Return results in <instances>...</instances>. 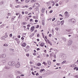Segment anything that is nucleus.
I'll return each instance as SVG.
<instances>
[{
  "label": "nucleus",
  "mask_w": 78,
  "mask_h": 78,
  "mask_svg": "<svg viewBox=\"0 0 78 78\" xmlns=\"http://www.w3.org/2000/svg\"><path fill=\"white\" fill-rule=\"evenodd\" d=\"M39 27V25H37V27H36V28H38Z\"/></svg>",
  "instance_id": "f704fd0d"
},
{
  "label": "nucleus",
  "mask_w": 78,
  "mask_h": 78,
  "mask_svg": "<svg viewBox=\"0 0 78 78\" xmlns=\"http://www.w3.org/2000/svg\"><path fill=\"white\" fill-rule=\"evenodd\" d=\"M45 9L43 8L42 9H41V12L42 13H44V11H45Z\"/></svg>",
  "instance_id": "ddd939ff"
},
{
  "label": "nucleus",
  "mask_w": 78,
  "mask_h": 78,
  "mask_svg": "<svg viewBox=\"0 0 78 78\" xmlns=\"http://www.w3.org/2000/svg\"><path fill=\"white\" fill-rule=\"evenodd\" d=\"M52 12H53V11L52 10H51L49 12V13H51Z\"/></svg>",
  "instance_id": "3c124183"
},
{
  "label": "nucleus",
  "mask_w": 78,
  "mask_h": 78,
  "mask_svg": "<svg viewBox=\"0 0 78 78\" xmlns=\"http://www.w3.org/2000/svg\"><path fill=\"white\" fill-rule=\"evenodd\" d=\"M35 22H38V20H35Z\"/></svg>",
  "instance_id": "5fc2aeb1"
},
{
  "label": "nucleus",
  "mask_w": 78,
  "mask_h": 78,
  "mask_svg": "<svg viewBox=\"0 0 78 78\" xmlns=\"http://www.w3.org/2000/svg\"><path fill=\"white\" fill-rule=\"evenodd\" d=\"M6 56L5 54H1L0 55V58H5Z\"/></svg>",
  "instance_id": "7ed1b4c3"
},
{
  "label": "nucleus",
  "mask_w": 78,
  "mask_h": 78,
  "mask_svg": "<svg viewBox=\"0 0 78 78\" xmlns=\"http://www.w3.org/2000/svg\"><path fill=\"white\" fill-rule=\"evenodd\" d=\"M42 77L41 76H39L38 78H42Z\"/></svg>",
  "instance_id": "774afa93"
},
{
  "label": "nucleus",
  "mask_w": 78,
  "mask_h": 78,
  "mask_svg": "<svg viewBox=\"0 0 78 78\" xmlns=\"http://www.w3.org/2000/svg\"><path fill=\"white\" fill-rule=\"evenodd\" d=\"M44 69H41V70L40 71H41V72H43V71H44Z\"/></svg>",
  "instance_id": "37998d69"
},
{
  "label": "nucleus",
  "mask_w": 78,
  "mask_h": 78,
  "mask_svg": "<svg viewBox=\"0 0 78 78\" xmlns=\"http://www.w3.org/2000/svg\"><path fill=\"white\" fill-rule=\"evenodd\" d=\"M8 64L9 66H14L16 65V63L14 62H9Z\"/></svg>",
  "instance_id": "f257e3e1"
},
{
  "label": "nucleus",
  "mask_w": 78,
  "mask_h": 78,
  "mask_svg": "<svg viewBox=\"0 0 78 78\" xmlns=\"http://www.w3.org/2000/svg\"><path fill=\"white\" fill-rule=\"evenodd\" d=\"M75 65H71V67H75Z\"/></svg>",
  "instance_id": "2f4dec72"
},
{
  "label": "nucleus",
  "mask_w": 78,
  "mask_h": 78,
  "mask_svg": "<svg viewBox=\"0 0 78 78\" xmlns=\"http://www.w3.org/2000/svg\"><path fill=\"white\" fill-rule=\"evenodd\" d=\"M35 6L36 8H38V7H39V4L38 3H35Z\"/></svg>",
  "instance_id": "39448f33"
},
{
  "label": "nucleus",
  "mask_w": 78,
  "mask_h": 78,
  "mask_svg": "<svg viewBox=\"0 0 78 78\" xmlns=\"http://www.w3.org/2000/svg\"><path fill=\"white\" fill-rule=\"evenodd\" d=\"M9 36L10 37H12V34H10L9 35Z\"/></svg>",
  "instance_id": "09e8293b"
},
{
  "label": "nucleus",
  "mask_w": 78,
  "mask_h": 78,
  "mask_svg": "<svg viewBox=\"0 0 78 78\" xmlns=\"http://www.w3.org/2000/svg\"><path fill=\"white\" fill-rule=\"evenodd\" d=\"M40 45L41 47H43V46H44V43H41L40 44Z\"/></svg>",
  "instance_id": "a211bd4d"
},
{
  "label": "nucleus",
  "mask_w": 78,
  "mask_h": 78,
  "mask_svg": "<svg viewBox=\"0 0 78 78\" xmlns=\"http://www.w3.org/2000/svg\"><path fill=\"white\" fill-rule=\"evenodd\" d=\"M32 74L33 75H35V74H34V72H32Z\"/></svg>",
  "instance_id": "79ce46f5"
},
{
  "label": "nucleus",
  "mask_w": 78,
  "mask_h": 78,
  "mask_svg": "<svg viewBox=\"0 0 78 78\" xmlns=\"http://www.w3.org/2000/svg\"><path fill=\"white\" fill-rule=\"evenodd\" d=\"M67 13H68V12H66L64 14V15H66V14H67Z\"/></svg>",
  "instance_id": "c03bdc74"
},
{
  "label": "nucleus",
  "mask_w": 78,
  "mask_h": 78,
  "mask_svg": "<svg viewBox=\"0 0 78 78\" xmlns=\"http://www.w3.org/2000/svg\"><path fill=\"white\" fill-rule=\"evenodd\" d=\"M30 22H32V21H33V19H30Z\"/></svg>",
  "instance_id": "0e129e2a"
},
{
  "label": "nucleus",
  "mask_w": 78,
  "mask_h": 78,
  "mask_svg": "<svg viewBox=\"0 0 78 78\" xmlns=\"http://www.w3.org/2000/svg\"><path fill=\"white\" fill-rule=\"evenodd\" d=\"M73 41L72 40H69L68 42V45H71L72 44Z\"/></svg>",
  "instance_id": "f03ea898"
},
{
  "label": "nucleus",
  "mask_w": 78,
  "mask_h": 78,
  "mask_svg": "<svg viewBox=\"0 0 78 78\" xmlns=\"http://www.w3.org/2000/svg\"><path fill=\"white\" fill-rule=\"evenodd\" d=\"M22 14H25V12H22Z\"/></svg>",
  "instance_id": "680f3d73"
},
{
  "label": "nucleus",
  "mask_w": 78,
  "mask_h": 78,
  "mask_svg": "<svg viewBox=\"0 0 78 78\" xmlns=\"http://www.w3.org/2000/svg\"><path fill=\"white\" fill-rule=\"evenodd\" d=\"M20 66V63L19 62H18L17 64H16L15 66L16 68H19Z\"/></svg>",
  "instance_id": "20e7f679"
},
{
  "label": "nucleus",
  "mask_w": 78,
  "mask_h": 78,
  "mask_svg": "<svg viewBox=\"0 0 78 78\" xmlns=\"http://www.w3.org/2000/svg\"><path fill=\"white\" fill-rule=\"evenodd\" d=\"M33 55H34V56H36V53H34L33 54Z\"/></svg>",
  "instance_id": "a18cd8bd"
},
{
  "label": "nucleus",
  "mask_w": 78,
  "mask_h": 78,
  "mask_svg": "<svg viewBox=\"0 0 78 78\" xmlns=\"http://www.w3.org/2000/svg\"><path fill=\"white\" fill-rule=\"evenodd\" d=\"M49 37H51V34H49Z\"/></svg>",
  "instance_id": "e2e57ef3"
},
{
  "label": "nucleus",
  "mask_w": 78,
  "mask_h": 78,
  "mask_svg": "<svg viewBox=\"0 0 78 78\" xmlns=\"http://www.w3.org/2000/svg\"><path fill=\"white\" fill-rule=\"evenodd\" d=\"M28 20V18L27 17L25 18V20L26 21Z\"/></svg>",
  "instance_id": "4c0bfd02"
},
{
  "label": "nucleus",
  "mask_w": 78,
  "mask_h": 78,
  "mask_svg": "<svg viewBox=\"0 0 78 78\" xmlns=\"http://www.w3.org/2000/svg\"><path fill=\"white\" fill-rule=\"evenodd\" d=\"M55 6H59V4H57L55 5Z\"/></svg>",
  "instance_id": "603ef678"
},
{
  "label": "nucleus",
  "mask_w": 78,
  "mask_h": 78,
  "mask_svg": "<svg viewBox=\"0 0 78 78\" xmlns=\"http://www.w3.org/2000/svg\"><path fill=\"white\" fill-rule=\"evenodd\" d=\"M75 78H78V75H76L75 76Z\"/></svg>",
  "instance_id": "ea45409f"
},
{
  "label": "nucleus",
  "mask_w": 78,
  "mask_h": 78,
  "mask_svg": "<svg viewBox=\"0 0 78 78\" xmlns=\"http://www.w3.org/2000/svg\"><path fill=\"white\" fill-rule=\"evenodd\" d=\"M66 62V60H65V61H63V62H62L61 64H64V63H65V62Z\"/></svg>",
  "instance_id": "a878e982"
},
{
  "label": "nucleus",
  "mask_w": 78,
  "mask_h": 78,
  "mask_svg": "<svg viewBox=\"0 0 78 78\" xmlns=\"http://www.w3.org/2000/svg\"><path fill=\"white\" fill-rule=\"evenodd\" d=\"M8 16H11V13H8Z\"/></svg>",
  "instance_id": "6e6d98bb"
},
{
  "label": "nucleus",
  "mask_w": 78,
  "mask_h": 78,
  "mask_svg": "<svg viewBox=\"0 0 78 78\" xmlns=\"http://www.w3.org/2000/svg\"><path fill=\"white\" fill-rule=\"evenodd\" d=\"M30 46L27 45L26 47V49H27L28 50H30Z\"/></svg>",
  "instance_id": "4468645a"
},
{
  "label": "nucleus",
  "mask_w": 78,
  "mask_h": 78,
  "mask_svg": "<svg viewBox=\"0 0 78 78\" xmlns=\"http://www.w3.org/2000/svg\"><path fill=\"white\" fill-rule=\"evenodd\" d=\"M30 64H33V62H30Z\"/></svg>",
  "instance_id": "338daca9"
},
{
  "label": "nucleus",
  "mask_w": 78,
  "mask_h": 78,
  "mask_svg": "<svg viewBox=\"0 0 78 78\" xmlns=\"http://www.w3.org/2000/svg\"><path fill=\"white\" fill-rule=\"evenodd\" d=\"M57 25H59V24H60V22L58 21L57 22Z\"/></svg>",
  "instance_id": "7c9ffc66"
},
{
  "label": "nucleus",
  "mask_w": 78,
  "mask_h": 78,
  "mask_svg": "<svg viewBox=\"0 0 78 78\" xmlns=\"http://www.w3.org/2000/svg\"><path fill=\"white\" fill-rule=\"evenodd\" d=\"M12 4H10V8L12 7Z\"/></svg>",
  "instance_id": "49530a36"
},
{
  "label": "nucleus",
  "mask_w": 78,
  "mask_h": 78,
  "mask_svg": "<svg viewBox=\"0 0 78 78\" xmlns=\"http://www.w3.org/2000/svg\"><path fill=\"white\" fill-rule=\"evenodd\" d=\"M27 27H28L27 28V30H29V29H30V28H29V27H30V25L28 24V25H27Z\"/></svg>",
  "instance_id": "f3484780"
},
{
  "label": "nucleus",
  "mask_w": 78,
  "mask_h": 78,
  "mask_svg": "<svg viewBox=\"0 0 78 78\" xmlns=\"http://www.w3.org/2000/svg\"><path fill=\"white\" fill-rule=\"evenodd\" d=\"M25 51L26 52H27V51H29V49H25Z\"/></svg>",
  "instance_id": "5701e85b"
},
{
  "label": "nucleus",
  "mask_w": 78,
  "mask_h": 78,
  "mask_svg": "<svg viewBox=\"0 0 78 78\" xmlns=\"http://www.w3.org/2000/svg\"><path fill=\"white\" fill-rule=\"evenodd\" d=\"M5 38V37L3 36L1 38V39H2V40H3Z\"/></svg>",
  "instance_id": "bb28decb"
},
{
  "label": "nucleus",
  "mask_w": 78,
  "mask_h": 78,
  "mask_svg": "<svg viewBox=\"0 0 78 78\" xmlns=\"http://www.w3.org/2000/svg\"><path fill=\"white\" fill-rule=\"evenodd\" d=\"M36 2V0H31L30 1L31 3H33L34 2Z\"/></svg>",
  "instance_id": "2eb2a0df"
},
{
  "label": "nucleus",
  "mask_w": 78,
  "mask_h": 78,
  "mask_svg": "<svg viewBox=\"0 0 78 78\" xmlns=\"http://www.w3.org/2000/svg\"><path fill=\"white\" fill-rule=\"evenodd\" d=\"M3 1H2L0 3V5H3Z\"/></svg>",
  "instance_id": "473e14b6"
},
{
  "label": "nucleus",
  "mask_w": 78,
  "mask_h": 78,
  "mask_svg": "<svg viewBox=\"0 0 78 78\" xmlns=\"http://www.w3.org/2000/svg\"><path fill=\"white\" fill-rule=\"evenodd\" d=\"M34 30V26H33V27H32L30 29V31L32 32H33Z\"/></svg>",
  "instance_id": "423d86ee"
},
{
  "label": "nucleus",
  "mask_w": 78,
  "mask_h": 78,
  "mask_svg": "<svg viewBox=\"0 0 78 78\" xmlns=\"http://www.w3.org/2000/svg\"><path fill=\"white\" fill-rule=\"evenodd\" d=\"M47 62L48 63V64L49 65H50L51 64V62L50 61H47Z\"/></svg>",
  "instance_id": "412c9836"
},
{
  "label": "nucleus",
  "mask_w": 78,
  "mask_h": 78,
  "mask_svg": "<svg viewBox=\"0 0 78 78\" xmlns=\"http://www.w3.org/2000/svg\"><path fill=\"white\" fill-rule=\"evenodd\" d=\"M56 65L57 66H59L60 65V63H57Z\"/></svg>",
  "instance_id": "4d7b16f0"
},
{
  "label": "nucleus",
  "mask_w": 78,
  "mask_h": 78,
  "mask_svg": "<svg viewBox=\"0 0 78 78\" xmlns=\"http://www.w3.org/2000/svg\"><path fill=\"white\" fill-rule=\"evenodd\" d=\"M21 45L22 47H26V43H24L23 44L21 43Z\"/></svg>",
  "instance_id": "6e6552de"
},
{
  "label": "nucleus",
  "mask_w": 78,
  "mask_h": 78,
  "mask_svg": "<svg viewBox=\"0 0 78 78\" xmlns=\"http://www.w3.org/2000/svg\"><path fill=\"white\" fill-rule=\"evenodd\" d=\"M74 70H76V71H78V67H75L74 68Z\"/></svg>",
  "instance_id": "dca6fc26"
},
{
  "label": "nucleus",
  "mask_w": 78,
  "mask_h": 78,
  "mask_svg": "<svg viewBox=\"0 0 78 78\" xmlns=\"http://www.w3.org/2000/svg\"><path fill=\"white\" fill-rule=\"evenodd\" d=\"M71 21L72 22H73V23H75V22H76V20L74 19H71Z\"/></svg>",
  "instance_id": "0eeeda50"
},
{
  "label": "nucleus",
  "mask_w": 78,
  "mask_h": 78,
  "mask_svg": "<svg viewBox=\"0 0 78 78\" xmlns=\"http://www.w3.org/2000/svg\"><path fill=\"white\" fill-rule=\"evenodd\" d=\"M48 42L49 44H50V43H51V42L50 41H49V40L48 41Z\"/></svg>",
  "instance_id": "864d4df0"
},
{
  "label": "nucleus",
  "mask_w": 78,
  "mask_h": 78,
  "mask_svg": "<svg viewBox=\"0 0 78 78\" xmlns=\"http://www.w3.org/2000/svg\"><path fill=\"white\" fill-rule=\"evenodd\" d=\"M63 40L64 41H65V42H66V38H63Z\"/></svg>",
  "instance_id": "58836bf2"
},
{
  "label": "nucleus",
  "mask_w": 78,
  "mask_h": 78,
  "mask_svg": "<svg viewBox=\"0 0 78 78\" xmlns=\"http://www.w3.org/2000/svg\"><path fill=\"white\" fill-rule=\"evenodd\" d=\"M25 2L26 3H28V2H29V0H26L25 1Z\"/></svg>",
  "instance_id": "cd10ccee"
},
{
  "label": "nucleus",
  "mask_w": 78,
  "mask_h": 78,
  "mask_svg": "<svg viewBox=\"0 0 78 78\" xmlns=\"http://www.w3.org/2000/svg\"><path fill=\"white\" fill-rule=\"evenodd\" d=\"M55 20V18H54L52 20V21H54Z\"/></svg>",
  "instance_id": "69168bd1"
},
{
  "label": "nucleus",
  "mask_w": 78,
  "mask_h": 78,
  "mask_svg": "<svg viewBox=\"0 0 78 78\" xmlns=\"http://www.w3.org/2000/svg\"><path fill=\"white\" fill-rule=\"evenodd\" d=\"M43 64H44V65H45H45H46L47 64V63H46V62H43Z\"/></svg>",
  "instance_id": "c9c22d12"
},
{
  "label": "nucleus",
  "mask_w": 78,
  "mask_h": 78,
  "mask_svg": "<svg viewBox=\"0 0 78 78\" xmlns=\"http://www.w3.org/2000/svg\"><path fill=\"white\" fill-rule=\"evenodd\" d=\"M27 56V57H29V56H30V54H26Z\"/></svg>",
  "instance_id": "e433bc0d"
},
{
  "label": "nucleus",
  "mask_w": 78,
  "mask_h": 78,
  "mask_svg": "<svg viewBox=\"0 0 78 78\" xmlns=\"http://www.w3.org/2000/svg\"><path fill=\"white\" fill-rule=\"evenodd\" d=\"M52 34H54V30H53V29H52Z\"/></svg>",
  "instance_id": "393cba45"
},
{
  "label": "nucleus",
  "mask_w": 78,
  "mask_h": 78,
  "mask_svg": "<svg viewBox=\"0 0 78 78\" xmlns=\"http://www.w3.org/2000/svg\"><path fill=\"white\" fill-rule=\"evenodd\" d=\"M55 30H56V31H58V28L56 27L55 28Z\"/></svg>",
  "instance_id": "bf43d9fd"
},
{
  "label": "nucleus",
  "mask_w": 78,
  "mask_h": 78,
  "mask_svg": "<svg viewBox=\"0 0 78 78\" xmlns=\"http://www.w3.org/2000/svg\"><path fill=\"white\" fill-rule=\"evenodd\" d=\"M62 57H63V59H66V55L65 54H63Z\"/></svg>",
  "instance_id": "f8f14e48"
},
{
  "label": "nucleus",
  "mask_w": 78,
  "mask_h": 78,
  "mask_svg": "<svg viewBox=\"0 0 78 78\" xmlns=\"http://www.w3.org/2000/svg\"><path fill=\"white\" fill-rule=\"evenodd\" d=\"M4 46H5V47H7L8 46V44H5L4 45Z\"/></svg>",
  "instance_id": "72a5a7b5"
},
{
  "label": "nucleus",
  "mask_w": 78,
  "mask_h": 78,
  "mask_svg": "<svg viewBox=\"0 0 78 78\" xmlns=\"http://www.w3.org/2000/svg\"><path fill=\"white\" fill-rule=\"evenodd\" d=\"M3 26H4V25L2 24V25H1L0 26V27H1V28H2V27H3Z\"/></svg>",
  "instance_id": "de8ad7c7"
},
{
  "label": "nucleus",
  "mask_w": 78,
  "mask_h": 78,
  "mask_svg": "<svg viewBox=\"0 0 78 78\" xmlns=\"http://www.w3.org/2000/svg\"><path fill=\"white\" fill-rule=\"evenodd\" d=\"M34 35V33H33L32 34L30 35V36H31V37H33V36Z\"/></svg>",
  "instance_id": "c85d7f7f"
},
{
  "label": "nucleus",
  "mask_w": 78,
  "mask_h": 78,
  "mask_svg": "<svg viewBox=\"0 0 78 78\" xmlns=\"http://www.w3.org/2000/svg\"><path fill=\"white\" fill-rule=\"evenodd\" d=\"M59 16H61V17H63V16L61 14H59Z\"/></svg>",
  "instance_id": "052dcab7"
},
{
  "label": "nucleus",
  "mask_w": 78,
  "mask_h": 78,
  "mask_svg": "<svg viewBox=\"0 0 78 78\" xmlns=\"http://www.w3.org/2000/svg\"><path fill=\"white\" fill-rule=\"evenodd\" d=\"M41 66V63H38V64H37V66Z\"/></svg>",
  "instance_id": "6ab92c4d"
},
{
  "label": "nucleus",
  "mask_w": 78,
  "mask_h": 78,
  "mask_svg": "<svg viewBox=\"0 0 78 78\" xmlns=\"http://www.w3.org/2000/svg\"><path fill=\"white\" fill-rule=\"evenodd\" d=\"M36 76H38V75H39V73H37L36 74H35Z\"/></svg>",
  "instance_id": "8fccbe9b"
},
{
  "label": "nucleus",
  "mask_w": 78,
  "mask_h": 78,
  "mask_svg": "<svg viewBox=\"0 0 78 78\" xmlns=\"http://www.w3.org/2000/svg\"><path fill=\"white\" fill-rule=\"evenodd\" d=\"M2 62L3 64H5L6 62V61L5 59H3L2 60Z\"/></svg>",
  "instance_id": "9d476101"
},
{
  "label": "nucleus",
  "mask_w": 78,
  "mask_h": 78,
  "mask_svg": "<svg viewBox=\"0 0 78 78\" xmlns=\"http://www.w3.org/2000/svg\"><path fill=\"white\" fill-rule=\"evenodd\" d=\"M42 23L43 25H44V20H42Z\"/></svg>",
  "instance_id": "c756f323"
},
{
  "label": "nucleus",
  "mask_w": 78,
  "mask_h": 78,
  "mask_svg": "<svg viewBox=\"0 0 78 78\" xmlns=\"http://www.w3.org/2000/svg\"><path fill=\"white\" fill-rule=\"evenodd\" d=\"M65 16H66V17H69V14H66Z\"/></svg>",
  "instance_id": "aec40b11"
},
{
  "label": "nucleus",
  "mask_w": 78,
  "mask_h": 78,
  "mask_svg": "<svg viewBox=\"0 0 78 78\" xmlns=\"http://www.w3.org/2000/svg\"><path fill=\"white\" fill-rule=\"evenodd\" d=\"M16 41H17V43H18V44H19V43H20V40H19V39L16 38Z\"/></svg>",
  "instance_id": "9b49d317"
},
{
  "label": "nucleus",
  "mask_w": 78,
  "mask_h": 78,
  "mask_svg": "<svg viewBox=\"0 0 78 78\" xmlns=\"http://www.w3.org/2000/svg\"><path fill=\"white\" fill-rule=\"evenodd\" d=\"M25 7H26V8H28L29 6L27 5H25Z\"/></svg>",
  "instance_id": "13d9d810"
},
{
  "label": "nucleus",
  "mask_w": 78,
  "mask_h": 78,
  "mask_svg": "<svg viewBox=\"0 0 78 78\" xmlns=\"http://www.w3.org/2000/svg\"><path fill=\"white\" fill-rule=\"evenodd\" d=\"M64 20L62 21L61 22V25H63V24H64Z\"/></svg>",
  "instance_id": "b1692460"
},
{
  "label": "nucleus",
  "mask_w": 78,
  "mask_h": 78,
  "mask_svg": "<svg viewBox=\"0 0 78 78\" xmlns=\"http://www.w3.org/2000/svg\"><path fill=\"white\" fill-rule=\"evenodd\" d=\"M35 11H39V9L38 8H36L35 9Z\"/></svg>",
  "instance_id": "4be33fe9"
},
{
  "label": "nucleus",
  "mask_w": 78,
  "mask_h": 78,
  "mask_svg": "<svg viewBox=\"0 0 78 78\" xmlns=\"http://www.w3.org/2000/svg\"><path fill=\"white\" fill-rule=\"evenodd\" d=\"M4 69H10V67H9V66H5L4 67Z\"/></svg>",
  "instance_id": "1a4fd4ad"
},
{
  "label": "nucleus",
  "mask_w": 78,
  "mask_h": 78,
  "mask_svg": "<svg viewBox=\"0 0 78 78\" xmlns=\"http://www.w3.org/2000/svg\"><path fill=\"white\" fill-rule=\"evenodd\" d=\"M4 37L5 38H6V37H8V35H5V36H4Z\"/></svg>",
  "instance_id": "a19ab883"
}]
</instances>
